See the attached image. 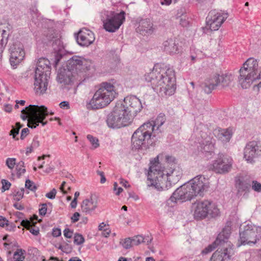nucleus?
Instances as JSON below:
<instances>
[{
	"label": "nucleus",
	"mask_w": 261,
	"mask_h": 261,
	"mask_svg": "<svg viewBox=\"0 0 261 261\" xmlns=\"http://www.w3.org/2000/svg\"><path fill=\"white\" fill-rule=\"evenodd\" d=\"M66 67L59 70L57 79L68 90L77 85L78 82L81 83L91 77L95 71L93 62L76 56L67 61Z\"/></svg>",
	"instance_id": "nucleus-1"
},
{
	"label": "nucleus",
	"mask_w": 261,
	"mask_h": 261,
	"mask_svg": "<svg viewBox=\"0 0 261 261\" xmlns=\"http://www.w3.org/2000/svg\"><path fill=\"white\" fill-rule=\"evenodd\" d=\"M145 80L150 82L154 91L172 95L175 90V75L172 67L164 64L155 65L153 70L145 75Z\"/></svg>",
	"instance_id": "nucleus-2"
},
{
	"label": "nucleus",
	"mask_w": 261,
	"mask_h": 261,
	"mask_svg": "<svg viewBox=\"0 0 261 261\" xmlns=\"http://www.w3.org/2000/svg\"><path fill=\"white\" fill-rule=\"evenodd\" d=\"M231 226L226 225L219 233L216 240L201 251V254L206 255L214 250L219 245H222L223 248H218L212 255L210 261H230L234 254L233 246L227 242L231 233Z\"/></svg>",
	"instance_id": "nucleus-3"
},
{
	"label": "nucleus",
	"mask_w": 261,
	"mask_h": 261,
	"mask_svg": "<svg viewBox=\"0 0 261 261\" xmlns=\"http://www.w3.org/2000/svg\"><path fill=\"white\" fill-rule=\"evenodd\" d=\"M119 84L114 80L101 83L88 103L92 109H102L109 105L118 95Z\"/></svg>",
	"instance_id": "nucleus-4"
},
{
	"label": "nucleus",
	"mask_w": 261,
	"mask_h": 261,
	"mask_svg": "<svg viewBox=\"0 0 261 261\" xmlns=\"http://www.w3.org/2000/svg\"><path fill=\"white\" fill-rule=\"evenodd\" d=\"M258 63L257 60L249 58L243 66L240 69L239 82L243 89H247L256 80L261 78V67L258 69ZM261 88V81L253 86L254 90L258 91Z\"/></svg>",
	"instance_id": "nucleus-5"
},
{
	"label": "nucleus",
	"mask_w": 261,
	"mask_h": 261,
	"mask_svg": "<svg viewBox=\"0 0 261 261\" xmlns=\"http://www.w3.org/2000/svg\"><path fill=\"white\" fill-rule=\"evenodd\" d=\"M50 71V61L45 58L39 59L34 75V89L36 93L42 94L46 91Z\"/></svg>",
	"instance_id": "nucleus-6"
},
{
	"label": "nucleus",
	"mask_w": 261,
	"mask_h": 261,
	"mask_svg": "<svg viewBox=\"0 0 261 261\" xmlns=\"http://www.w3.org/2000/svg\"><path fill=\"white\" fill-rule=\"evenodd\" d=\"M21 118L25 120L29 118V122L28 126L29 127L33 128H36L41 123L42 126H44L46 121H44L46 116L49 113L47 108L44 106L38 107L36 105H30L21 110Z\"/></svg>",
	"instance_id": "nucleus-7"
},
{
	"label": "nucleus",
	"mask_w": 261,
	"mask_h": 261,
	"mask_svg": "<svg viewBox=\"0 0 261 261\" xmlns=\"http://www.w3.org/2000/svg\"><path fill=\"white\" fill-rule=\"evenodd\" d=\"M158 158H154L150 163V172H156L159 175L158 177L159 181H162V179H164L166 182L169 184L174 185L176 184L181 178L182 175V171L178 166H175V165H172L173 167L169 169L161 170L160 168V163L158 162Z\"/></svg>",
	"instance_id": "nucleus-8"
},
{
	"label": "nucleus",
	"mask_w": 261,
	"mask_h": 261,
	"mask_svg": "<svg viewBox=\"0 0 261 261\" xmlns=\"http://www.w3.org/2000/svg\"><path fill=\"white\" fill-rule=\"evenodd\" d=\"M152 127L148 123H144L133 134L132 137V147L135 149L147 148L152 143L151 139L153 136Z\"/></svg>",
	"instance_id": "nucleus-9"
},
{
	"label": "nucleus",
	"mask_w": 261,
	"mask_h": 261,
	"mask_svg": "<svg viewBox=\"0 0 261 261\" xmlns=\"http://www.w3.org/2000/svg\"><path fill=\"white\" fill-rule=\"evenodd\" d=\"M125 13L122 11L119 13L114 11H103L101 12V19L106 31L115 32L118 30L125 20Z\"/></svg>",
	"instance_id": "nucleus-10"
},
{
	"label": "nucleus",
	"mask_w": 261,
	"mask_h": 261,
	"mask_svg": "<svg viewBox=\"0 0 261 261\" xmlns=\"http://www.w3.org/2000/svg\"><path fill=\"white\" fill-rule=\"evenodd\" d=\"M261 238V227H257L252 224H247L244 226L243 231L240 232L238 247L246 244H255Z\"/></svg>",
	"instance_id": "nucleus-11"
},
{
	"label": "nucleus",
	"mask_w": 261,
	"mask_h": 261,
	"mask_svg": "<svg viewBox=\"0 0 261 261\" xmlns=\"http://www.w3.org/2000/svg\"><path fill=\"white\" fill-rule=\"evenodd\" d=\"M200 137L199 136L197 137V141L199 144V145L197 146L198 150L207 159H211L215 154V140L203 132H200Z\"/></svg>",
	"instance_id": "nucleus-12"
},
{
	"label": "nucleus",
	"mask_w": 261,
	"mask_h": 261,
	"mask_svg": "<svg viewBox=\"0 0 261 261\" xmlns=\"http://www.w3.org/2000/svg\"><path fill=\"white\" fill-rule=\"evenodd\" d=\"M229 82L230 76L228 75L214 73L207 77L201 86L205 93L209 94L219 85L225 86Z\"/></svg>",
	"instance_id": "nucleus-13"
},
{
	"label": "nucleus",
	"mask_w": 261,
	"mask_h": 261,
	"mask_svg": "<svg viewBox=\"0 0 261 261\" xmlns=\"http://www.w3.org/2000/svg\"><path fill=\"white\" fill-rule=\"evenodd\" d=\"M228 16V13L223 11H211L206 18V28L212 31L218 30Z\"/></svg>",
	"instance_id": "nucleus-14"
},
{
	"label": "nucleus",
	"mask_w": 261,
	"mask_h": 261,
	"mask_svg": "<svg viewBox=\"0 0 261 261\" xmlns=\"http://www.w3.org/2000/svg\"><path fill=\"white\" fill-rule=\"evenodd\" d=\"M232 164L233 160L231 157L219 153L217 159L210 164L209 168L216 173L225 174L230 171Z\"/></svg>",
	"instance_id": "nucleus-15"
},
{
	"label": "nucleus",
	"mask_w": 261,
	"mask_h": 261,
	"mask_svg": "<svg viewBox=\"0 0 261 261\" xmlns=\"http://www.w3.org/2000/svg\"><path fill=\"white\" fill-rule=\"evenodd\" d=\"M190 189L193 198L197 195L202 196L208 188L207 181L204 176L197 175L186 183Z\"/></svg>",
	"instance_id": "nucleus-16"
},
{
	"label": "nucleus",
	"mask_w": 261,
	"mask_h": 261,
	"mask_svg": "<svg viewBox=\"0 0 261 261\" xmlns=\"http://www.w3.org/2000/svg\"><path fill=\"white\" fill-rule=\"evenodd\" d=\"M261 156V145L255 141L247 143L244 149V159L249 164H253Z\"/></svg>",
	"instance_id": "nucleus-17"
},
{
	"label": "nucleus",
	"mask_w": 261,
	"mask_h": 261,
	"mask_svg": "<svg viewBox=\"0 0 261 261\" xmlns=\"http://www.w3.org/2000/svg\"><path fill=\"white\" fill-rule=\"evenodd\" d=\"M9 51L11 54V65L13 69H15L24 58L25 53L23 45L20 42H16L10 46Z\"/></svg>",
	"instance_id": "nucleus-18"
},
{
	"label": "nucleus",
	"mask_w": 261,
	"mask_h": 261,
	"mask_svg": "<svg viewBox=\"0 0 261 261\" xmlns=\"http://www.w3.org/2000/svg\"><path fill=\"white\" fill-rule=\"evenodd\" d=\"M193 198H194L191 193L190 189L186 183L174 191L170 197V200L173 202H182Z\"/></svg>",
	"instance_id": "nucleus-19"
},
{
	"label": "nucleus",
	"mask_w": 261,
	"mask_h": 261,
	"mask_svg": "<svg viewBox=\"0 0 261 261\" xmlns=\"http://www.w3.org/2000/svg\"><path fill=\"white\" fill-rule=\"evenodd\" d=\"M127 107V110L135 117L142 109L140 100L136 96H129L124 98L123 101L120 102Z\"/></svg>",
	"instance_id": "nucleus-20"
},
{
	"label": "nucleus",
	"mask_w": 261,
	"mask_h": 261,
	"mask_svg": "<svg viewBox=\"0 0 261 261\" xmlns=\"http://www.w3.org/2000/svg\"><path fill=\"white\" fill-rule=\"evenodd\" d=\"M76 39L80 46H88L94 41L95 36L90 30L83 28L79 32Z\"/></svg>",
	"instance_id": "nucleus-21"
},
{
	"label": "nucleus",
	"mask_w": 261,
	"mask_h": 261,
	"mask_svg": "<svg viewBox=\"0 0 261 261\" xmlns=\"http://www.w3.org/2000/svg\"><path fill=\"white\" fill-rule=\"evenodd\" d=\"M162 45L164 51L170 55L178 54L181 51L178 41L175 37L167 39L163 42Z\"/></svg>",
	"instance_id": "nucleus-22"
},
{
	"label": "nucleus",
	"mask_w": 261,
	"mask_h": 261,
	"mask_svg": "<svg viewBox=\"0 0 261 261\" xmlns=\"http://www.w3.org/2000/svg\"><path fill=\"white\" fill-rule=\"evenodd\" d=\"M127 109V107L124 106L120 102L117 103L114 107V109L119 117L121 119H123V121H125L123 123L126 126L129 125L132 122L134 117Z\"/></svg>",
	"instance_id": "nucleus-23"
},
{
	"label": "nucleus",
	"mask_w": 261,
	"mask_h": 261,
	"mask_svg": "<svg viewBox=\"0 0 261 261\" xmlns=\"http://www.w3.org/2000/svg\"><path fill=\"white\" fill-rule=\"evenodd\" d=\"M206 205L203 200H197L192 204V211L193 213L194 218L196 220H201L206 218Z\"/></svg>",
	"instance_id": "nucleus-24"
},
{
	"label": "nucleus",
	"mask_w": 261,
	"mask_h": 261,
	"mask_svg": "<svg viewBox=\"0 0 261 261\" xmlns=\"http://www.w3.org/2000/svg\"><path fill=\"white\" fill-rule=\"evenodd\" d=\"M166 119L165 115L164 114L160 113L154 120L148 121L145 123H148L151 125L152 127L153 136L158 137H159V134L163 131L162 126L165 123Z\"/></svg>",
	"instance_id": "nucleus-25"
},
{
	"label": "nucleus",
	"mask_w": 261,
	"mask_h": 261,
	"mask_svg": "<svg viewBox=\"0 0 261 261\" xmlns=\"http://www.w3.org/2000/svg\"><path fill=\"white\" fill-rule=\"evenodd\" d=\"M98 203L96 199L92 196L84 200L81 204L82 212L86 215H92L97 207Z\"/></svg>",
	"instance_id": "nucleus-26"
},
{
	"label": "nucleus",
	"mask_w": 261,
	"mask_h": 261,
	"mask_svg": "<svg viewBox=\"0 0 261 261\" xmlns=\"http://www.w3.org/2000/svg\"><path fill=\"white\" fill-rule=\"evenodd\" d=\"M123 119H121L117 115L115 109L108 115L107 119V123L109 127L118 128L126 126L123 123Z\"/></svg>",
	"instance_id": "nucleus-27"
},
{
	"label": "nucleus",
	"mask_w": 261,
	"mask_h": 261,
	"mask_svg": "<svg viewBox=\"0 0 261 261\" xmlns=\"http://www.w3.org/2000/svg\"><path fill=\"white\" fill-rule=\"evenodd\" d=\"M155 172L156 173H155V171L151 172L150 168H149L147 179L150 182L148 183V186L154 187V188L158 191H162L163 188L162 185L164 184L166 182L164 179H162V181H159L157 176H159V175L157 173V171Z\"/></svg>",
	"instance_id": "nucleus-28"
},
{
	"label": "nucleus",
	"mask_w": 261,
	"mask_h": 261,
	"mask_svg": "<svg viewBox=\"0 0 261 261\" xmlns=\"http://www.w3.org/2000/svg\"><path fill=\"white\" fill-rule=\"evenodd\" d=\"M214 135L223 143L228 142L232 136V132L229 128L222 129L218 128L214 129Z\"/></svg>",
	"instance_id": "nucleus-29"
},
{
	"label": "nucleus",
	"mask_w": 261,
	"mask_h": 261,
	"mask_svg": "<svg viewBox=\"0 0 261 261\" xmlns=\"http://www.w3.org/2000/svg\"><path fill=\"white\" fill-rule=\"evenodd\" d=\"M52 46L54 51L55 64L57 65L64 54V46L63 42L60 39H56L53 42Z\"/></svg>",
	"instance_id": "nucleus-30"
},
{
	"label": "nucleus",
	"mask_w": 261,
	"mask_h": 261,
	"mask_svg": "<svg viewBox=\"0 0 261 261\" xmlns=\"http://www.w3.org/2000/svg\"><path fill=\"white\" fill-rule=\"evenodd\" d=\"M203 202L206 205V218H216L220 216V211L216 202L210 200H204Z\"/></svg>",
	"instance_id": "nucleus-31"
},
{
	"label": "nucleus",
	"mask_w": 261,
	"mask_h": 261,
	"mask_svg": "<svg viewBox=\"0 0 261 261\" xmlns=\"http://www.w3.org/2000/svg\"><path fill=\"white\" fill-rule=\"evenodd\" d=\"M154 30L153 23L149 19L142 20L138 28V31L143 35H151L153 33Z\"/></svg>",
	"instance_id": "nucleus-32"
},
{
	"label": "nucleus",
	"mask_w": 261,
	"mask_h": 261,
	"mask_svg": "<svg viewBox=\"0 0 261 261\" xmlns=\"http://www.w3.org/2000/svg\"><path fill=\"white\" fill-rule=\"evenodd\" d=\"M235 186L238 195H241L243 193L249 192L251 187L250 181L242 177L236 179Z\"/></svg>",
	"instance_id": "nucleus-33"
},
{
	"label": "nucleus",
	"mask_w": 261,
	"mask_h": 261,
	"mask_svg": "<svg viewBox=\"0 0 261 261\" xmlns=\"http://www.w3.org/2000/svg\"><path fill=\"white\" fill-rule=\"evenodd\" d=\"M22 127V125L20 122H17L15 125L12 126V129L9 133V135L12 136V138L15 140H18L19 138L17 137L19 133L20 129Z\"/></svg>",
	"instance_id": "nucleus-34"
},
{
	"label": "nucleus",
	"mask_w": 261,
	"mask_h": 261,
	"mask_svg": "<svg viewBox=\"0 0 261 261\" xmlns=\"http://www.w3.org/2000/svg\"><path fill=\"white\" fill-rule=\"evenodd\" d=\"M87 139L91 144L92 149H96L99 146V140L97 138L93 137L91 135H88Z\"/></svg>",
	"instance_id": "nucleus-35"
},
{
	"label": "nucleus",
	"mask_w": 261,
	"mask_h": 261,
	"mask_svg": "<svg viewBox=\"0 0 261 261\" xmlns=\"http://www.w3.org/2000/svg\"><path fill=\"white\" fill-rule=\"evenodd\" d=\"M16 174L18 177L24 174L25 172V169L24 166L23 161L19 162L16 166Z\"/></svg>",
	"instance_id": "nucleus-36"
},
{
	"label": "nucleus",
	"mask_w": 261,
	"mask_h": 261,
	"mask_svg": "<svg viewBox=\"0 0 261 261\" xmlns=\"http://www.w3.org/2000/svg\"><path fill=\"white\" fill-rule=\"evenodd\" d=\"M24 251L22 249H18L14 254L13 258L15 261H23L24 259Z\"/></svg>",
	"instance_id": "nucleus-37"
},
{
	"label": "nucleus",
	"mask_w": 261,
	"mask_h": 261,
	"mask_svg": "<svg viewBox=\"0 0 261 261\" xmlns=\"http://www.w3.org/2000/svg\"><path fill=\"white\" fill-rule=\"evenodd\" d=\"M74 243L77 245L83 244L85 242V238L82 234L76 233L74 234Z\"/></svg>",
	"instance_id": "nucleus-38"
},
{
	"label": "nucleus",
	"mask_w": 261,
	"mask_h": 261,
	"mask_svg": "<svg viewBox=\"0 0 261 261\" xmlns=\"http://www.w3.org/2000/svg\"><path fill=\"white\" fill-rule=\"evenodd\" d=\"M16 159L13 158H8L6 160V165L11 170H13L15 166H16Z\"/></svg>",
	"instance_id": "nucleus-39"
},
{
	"label": "nucleus",
	"mask_w": 261,
	"mask_h": 261,
	"mask_svg": "<svg viewBox=\"0 0 261 261\" xmlns=\"http://www.w3.org/2000/svg\"><path fill=\"white\" fill-rule=\"evenodd\" d=\"M133 245H138L144 242V238L142 236H137L131 238Z\"/></svg>",
	"instance_id": "nucleus-40"
},
{
	"label": "nucleus",
	"mask_w": 261,
	"mask_h": 261,
	"mask_svg": "<svg viewBox=\"0 0 261 261\" xmlns=\"http://www.w3.org/2000/svg\"><path fill=\"white\" fill-rule=\"evenodd\" d=\"M123 247L128 249L133 246L131 238H125L121 242Z\"/></svg>",
	"instance_id": "nucleus-41"
},
{
	"label": "nucleus",
	"mask_w": 261,
	"mask_h": 261,
	"mask_svg": "<svg viewBox=\"0 0 261 261\" xmlns=\"http://www.w3.org/2000/svg\"><path fill=\"white\" fill-rule=\"evenodd\" d=\"M24 194V189H21L17 191L16 192V193L14 194L13 196V199L14 200L16 201H18L20 199H21L23 198Z\"/></svg>",
	"instance_id": "nucleus-42"
},
{
	"label": "nucleus",
	"mask_w": 261,
	"mask_h": 261,
	"mask_svg": "<svg viewBox=\"0 0 261 261\" xmlns=\"http://www.w3.org/2000/svg\"><path fill=\"white\" fill-rule=\"evenodd\" d=\"M25 186L27 189L32 191H35L37 189L35 184L29 179L26 180Z\"/></svg>",
	"instance_id": "nucleus-43"
},
{
	"label": "nucleus",
	"mask_w": 261,
	"mask_h": 261,
	"mask_svg": "<svg viewBox=\"0 0 261 261\" xmlns=\"http://www.w3.org/2000/svg\"><path fill=\"white\" fill-rule=\"evenodd\" d=\"M252 189L255 192H261V184L256 180L252 181Z\"/></svg>",
	"instance_id": "nucleus-44"
},
{
	"label": "nucleus",
	"mask_w": 261,
	"mask_h": 261,
	"mask_svg": "<svg viewBox=\"0 0 261 261\" xmlns=\"http://www.w3.org/2000/svg\"><path fill=\"white\" fill-rule=\"evenodd\" d=\"M2 192H4L6 190H8L10 189L11 184L6 179H2Z\"/></svg>",
	"instance_id": "nucleus-45"
},
{
	"label": "nucleus",
	"mask_w": 261,
	"mask_h": 261,
	"mask_svg": "<svg viewBox=\"0 0 261 261\" xmlns=\"http://www.w3.org/2000/svg\"><path fill=\"white\" fill-rule=\"evenodd\" d=\"M9 221L5 217L3 216H0V226L3 227H6L7 229H9Z\"/></svg>",
	"instance_id": "nucleus-46"
},
{
	"label": "nucleus",
	"mask_w": 261,
	"mask_h": 261,
	"mask_svg": "<svg viewBox=\"0 0 261 261\" xmlns=\"http://www.w3.org/2000/svg\"><path fill=\"white\" fill-rule=\"evenodd\" d=\"M179 23L181 26L183 27H187L189 25V18L187 17L186 16H183L180 19Z\"/></svg>",
	"instance_id": "nucleus-47"
},
{
	"label": "nucleus",
	"mask_w": 261,
	"mask_h": 261,
	"mask_svg": "<svg viewBox=\"0 0 261 261\" xmlns=\"http://www.w3.org/2000/svg\"><path fill=\"white\" fill-rule=\"evenodd\" d=\"M63 234L65 238L71 239L73 234V231L68 228H66L63 230Z\"/></svg>",
	"instance_id": "nucleus-48"
},
{
	"label": "nucleus",
	"mask_w": 261,
	"mask_h": 261,
	"mask_svg": "<svg viewBox=\"0 0 261 261\" xmlns=\"http://www.w3.org/2000/svg\"><path fill=\"white\" fill-rule=\"evenodd\" d=\"M48 156H43L42 157L38 158V166L39 168H43L44 167L45 161L44 160L45 158H47Z\"/></svg>",
	"instance_id": "nucleus-49"
},
{
	"label": "nucleus",
	"mask_w": 261,
	"mask_h": 261,
	"mask_svg": "<svg viewBox=\"0 0 261 261\" xmlns=\"http://www.w3.org/2000/svg\"><path fill=\"white\" fill-rule=\"evenodd\" d=\"M56 194V190L55 189H53L49 192L46 193L45 194V196L50 199H53L55 198Z\"/></svg>",
	"instance_id": "nucleus-50"
},
{
	"label": "nucleus",
	"mask_w": 261,
	"mask_h": 261,
	"mask_svg": "<svg viewBox=\"0 0 261 261\" xmlns=\"http://www.w3.org/2000/svg\"><path fill=\"white\" fill-rule=\"evenodd\" d=\"M59 107L63 110H68L70 108L69 102L67 101H63L60 103Z\"/></svg>",
	"instance_id": "nucleus-51"
},
{
	"label": "nucleus",
	"mask_w": 261,
	"mask_h": 261,
	"mask_svg": "<svg viewBox=\"0 0 261 261\" xmlns=\"http://www.w3.org/2000/svg\"><path fill=\"white\" fill-rule=\"evenodd\" d=\"M113 190L116 195H119L123 191V189L121 187H118V184L117 182H114Z\"/></svg>",
	"instance_id": "nucleus-52"
},
{
	"label": "nucleus",
	"mask_w": 261,
	"mask_h": 261,
	"mask_svg": "<svg viewBox=\"0 0 261 261\" xmlns=\"http://www.w3.org/2000/svg\"><path fill=\"white\" fill-rule=\"evenodd\" d=\"M39 214L41 216H44L47 212V205L46 204H42L41 207L39 210Z\"/></svg>",
	"instance_id": "nucleus-53"
},
{
	"label": "nucleus",
	"mask_w": 261,
	"mask_h": 261,
	"mask_svg": "<svg viewBox=\"0 0 261 261\" xmlns=\"http://www.w3.org/2000/svg\"><path fill=\"white\" fill-rule=\"evenodd\" d=\"M28 229L34 236H37L39 233V229L37 227H30Z\"/></svg>",
	"instance_id": "nucleus-54"
},
{
	"label": "nucleus",
	"mask_w": 261,
	"mask_h": 261,
	"mask_svg": "<svg viewBox=\"0 0 261 261\" xmlns=\"http://www.w3.org/2000/svg\"><path fill=\"white\" fill-rule=\"evenodd\" d=\"M39 145L40 143L38 140V137L37 136H35L33 139L31 145L33 146V147L36 148L39 146Z\"/></svg>",
	"instance_id": "nucleus-55"
},
{
	"label": "nucleus",
	"mask_w": 261,
	"mask_h": 261,
	"mask_svg": "<svg viewBox=\"0 0 261 261\" xmlns=\"http://www.w3.org/2000/svg\"><path fill=\"white\" fill-rule=\"evenodd\" d=\"M80 214L78 212H75L71 217V222L75 223L79 220Z\"/></svg>",
	"instance_id": "nucleus-56"
},
{
	"label": "nucleus",
	"mask_w": 261,
	"mask_h": 261,
	"mask_svg": "<svg viewBox=\"0 0 261 261\" xmlns=\"http://www.w3.org/2000/svg\"><path fill=\"white\" fill-rule=\"evenodd\" d=\"M29 133V129L28 128H24L22 129L20 135V139L23 140Z\"/></svg>",
	"instance_id": "nucleus-57"
},
{
	"label": "nucleus",
	"mask_w": 261,
	"mask_h": 261,
	"mask_svg": "<svg viewBox=\"0 0 261 261\" xmlns=\"http://www.w3.org/2000/svg\"><path fill=\"white\" fill-rule=\"evenodd\" d=\"M52 234L54 237H58L61 234V230L58 228H54L53 229Z\"/></svg>",
	"instance_id": "nucleus-58"
},
{
	"label": "nucleus",
	"mask_w": 261,
	"mask_h": 261,
	"mask_svg": "<svg viewBox=\"0 0 261 261\" xmlns=\"http://www.w3.org/2000/svg\"><path fill=\"white\" fill-rule=\"evenodd\" d=\"M111 233V230L108 226V227H106L105 229H103L102 232V236L107 238L109 236L110 234Z\"/></svg>",
	"instance_id": "nucleus-59"
},
{
	"label": "nucleus",
	"mask_w": 261,
	"mask_h": 261,
	"mask_svg": "<svg viewBox=\"0 0 261 261\" xmlns=\"http://www.w3.org/2000/svg\"><path fill=\"white\" fill-rule=\"evenodd\" d=\"M13 206L18 210H23L24 208L23 205H22L21 203L18 202V201H16L13 204Z\"/></svg>",
	"instance_id": "nucleus-60"
},
{
	"label": "nucleus",
	"mask_w": 261,
	"mask_h": 261,
	"mask_svg": "<svg viewBox=\"0 0 261 261\" xmlns=\"http://www.w3.org/2000/svg\"><path fill=\"white\" fill-rule=\"evenodd\" d=\"M177 0H160V3L162 5L169 6L172 1L176 2Z\"/></svg>",
	"instance_id": "nucleus-61"
},
{
	"label": "nucleus",
	"mask_w": 261,
	"mask_h": 261,
	"mask_svg": "<svg viewBox=\"0 0 261 261\" xmlns=\"http://www.w3.org/2000/svg\"><path fill=\"white\" fill-rule=\"evenodd\" d=\"M4 111L8 113H10L12 110V106L11 105L6 104L4 106Z\"/></svg>",
	"instance_id": "nucleus-62"
},
{
	"label": "nucleus",
	"mask_w": 261,
	"mask_h": 261,
	"mask_svg": "<svg viewBox=\"0 0 261 261\" xmlns=\"http://www.w3.org/2000/svg\"><path fill=\"white\" fill-rule=\"evenodd\" d=\"M175 160V158L172 156L167 155L166 156V161L167 163H174Z\"/></svg>",
	"instance_id": "nucleus-63"
},
{
	"label": "nucleus",
	"mask_w": 261,
	"mask_h": 261,
	"mask_svg": "<svg viewBox=\"0 0 261 261\" xmlns=\"http://www.w3.org/2000/svg\"><path fill=\"white\" fill-rule=\"evenodd\" d=\"M252 259H254L256 261H261V249L258 251L256 256L252 258Z\"/></svg>",
	"instance_id": "nucleus-64"
}]
</instances>
